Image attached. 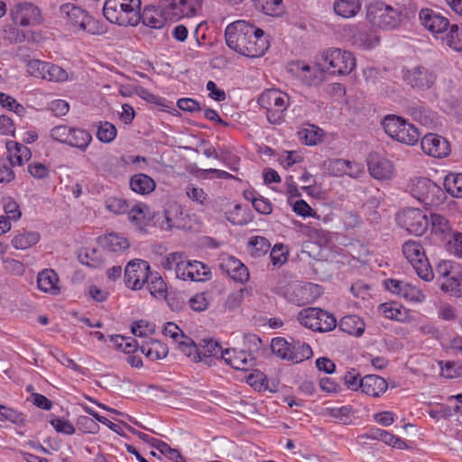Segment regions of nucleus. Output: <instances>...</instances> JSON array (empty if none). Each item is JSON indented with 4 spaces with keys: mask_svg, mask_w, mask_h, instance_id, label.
Segmentation results:
<instances>
[{
    "mask_svg": "<svg viewBox=\"0 0 462 462\" xmlns=\"http://www.w3.org/2000/svg\"><path fill=\"white\" fill-rule=\"evenodd\" d=\"M225 39L231 50L248 58L262 57L270 47L264 32L245 20L229 23L225 30Z\"/></svg>",
    "mask_w": 462,
    "mask_h": 462,
    "instance_id": "nucleus-1",
    "label": "nucleus"
},
{
    "mask_svg": "<svg viewBox=\"0 0 462 462\" xmlns=\"http://www.w3.org/2000/svg\"><path fill=\"white\" fill-rule=\"evenodd\" d=\"M165 269L175 270L176 277L182 281L202 282L209 279L210 270L203 263L188 260L181 253L168 254L162 263Z\"/></svg>",
    "mask_w": 462,
    "mask_h": 462,
    "instance_id": "nucleus-2",
    "label": "nucleus"
},
{
    "mask_svg": "<svg viewBox=\"0 0 462 462\" xmlns=\"http://www.w3.org/2000/svg\"><path fill=\"white\" fill-rule=\"evenodd\" d=\"M141 0H106L104 16L120 26H134L140 21Z\"/></svg>",
    "mask_w": 462,
    "mask_h": 462,
    "instance_id": "nucleus-3",
    "label": "nucleus"
},
{
    "mask_svg": "<svg viewBox=\"0 0 462 462\" xmlns=\"http://www.w3.org/2000/svg\"><path fill=\"white\" fill-rule=\"evenodd\" d=\"M60 12L61 16L67 19L68 24L75 32L100 35L106 32L103 23L88 15L84 9L74 4L62 5Z\"/></svg>",
    "mask_w": 462,
    "mask_h": 462,
    "instance_id": "nucleus-4",
    "label": "nucleus"
},
{
    "mask_svg": "<svg viewBox=\"0 0 462 462\" xmlns=\"http://www.w3.org/2000/svg\"><path fill=\"white\" fill-rule=\"evenodd\" d=\"M261 108L265 110L266 118L273 125H280L290 106V97L278 88H268L257 99Z\"/></svg>",
    "mask_w": 462,
    "mask_h": 462,
    "instance_id": "nucleus-5",
    "label": "nucleus"
},
{
    "mask_svg": "<svg viewBox=\"0 0 462 462\" xmlns=\"http://www.w3.org/2000/svg\"><path fill=\"white\" fill-rule=\"evenodd\" d=\"M407 189L412 198L426 207H438L446 199L441 187L425 177L411 179Z\"/></svg>",
    "mask_w": 462,
    "mask_h": 462,
    "instance_id": "nucleus-6",
    "label": "nucleus"
},
{
    "mask_svg": "<svg viewBox=\"0 0 462 462\" xmlns=\"http://www.w3.org/2000/svg\"><path fill=\"white\" fill-rule=\"evenodd\" d=\"M402 12L381 1H374L366 6V20L374 27L393 30L402 23Z\"/></svg>",
    "mask_w": 462,
    "mask_h": 462,
    "instance_id": "nucleus-7",
    "label": "nucleus"
},
{
    "mask_svg": "<svg viewBox=\"0 0 462 462\" xmlns=\"http://www.w3.org/2000/svg\"><path fill=\"white\" fill-rule=\"evenodd\" d=\"M23 63L29 76L51 82H65L72 79V73L62 67L39 59H24Z\"/></svg>",
    "mask_w": 462,
    "mask_h": 462,
    "instance_id": "nucleus-8",
    "label": "nucleus"
},
{
    "mask_svg": "<svg viewBox=\"0 0 462 462\" xmlns=\"http://www.w3.org/2000/svg\"><path fill=\"white\" fill-rule=\"evenodd\" d=\"M271 349L277 357L299 364L313 356L310 346L300 340L288 342L283 337H275L271 342Z\"/></svg>",
    "mask_w": 462,
    "mask_h": 462,
    "instance_id": "nucleus-9",
    "label": "nucleus"
},
{
    "mask_svg": "<svg viewBox=\"0 0 462 462\" xmlns=\"http://www.w3.org/2000/svg\"><path fill=\"white\" fill-rule=\"evenodd\" d=\"M383 126L390 137L405 144L413 145L420 138L418 129L401 116H386Z\"/></svg>",
    "mask_w": 462,
    "mask_h": 462,
    "instance_id": "nucleus-10",
    "label": "nucleus"
},
{
    "mask_svg": "<svg viewBox=\"0 0 462 462\" xmlns=\"http://www.w3.org/2000/svg\"><path fill=\"white\" fill-rule=\"evenodd\" d=\"M321 60L328 64L331 74L346 76L356 67L355 55L346 50L330 48L321 53Z\"/></svg>",
    "mask_w": 462,
    "mask_h": 462,
    "instance_id": "nucleus-11",
    "label": "nucleus"
},
{
    "mask_svg": "<svg viewBox=\"0 0 462 462\" xmlns=\"http://www.w3.org/2000/svg\"><path fill=\"white\" fill-rule=\"evenodd\" d=\"M402 253L420 279L430 282L434 278V273L425 251L419 242L412 240L405 242L402 245Z\"/></svg>",
    "mask_w": 462,
    "mask_h": 462,
    "instance_id": "nucleus-12",
    "label": "nucleus"
},
{
    "mask_svg": "<svg viewBox=\"0 0 462 462\" xmlns=\"http://www.w3.org/2000/svg\"><path fill=\"white\" fill-rule=\"evenodd\" d=\"M287 69L307 86H319L325 79V71L317 62L295 60L288 64Z\"/></svg>",
    "mask_w": 462,
    "mask_h": 462,
    "instance_id": "nucleus-13",
    "label": "nucleus"
},
{
    "mask_svg": "<svg viewBox=\"0 0 462 462\" xmlns=\"http://www.w3.org/2000/svg\"><path fill=\"white\" fill-rule=\"evenodd\" d=\"M298 319L305 328L319 332L330 331L337 325V320L333 315L318 308L302 310Z\"/></svg>",
    "mask_w": 462,
    "mask_h": 462,
    "instance_id": "nucleus-14",
    "label": "nucleus"
},
{
    "mask_svg": "<svg viewBox=\"0 0 462 462\" xmlns=\"http://www.w3.org/2000/svg\"><path fill=\"white\" fill-rule=\"evenodd\" d=\"M396 221L402 228L415 236L423 235L430 225L427 215L415 208L401 210L396 216Z\"/></svg>",
    "mask_w": 462,
    "mask_h": 462,
    "instance_id": "nucleus-15",
    "label": "nucleus"
},
{
    "mask_svg": "<svg viewBox=\"0 0 462 462\" xmlns=\"http://www.w3.org/2000/svg\"><path fill=\"white\" fill-rule=\"evenodd\" d=\"M10 17L14 25L34 27L42 23L43 17L40 8L30 2H19L10 9Z\"/></svg>",
    "mask_w": 462,
    "mask_h": 462,
    "instance_id": "nucleus-16",
    "label": "nucleus"
},
{
    "mask_svg": "<svg viewBox=\"0 0 462 462\" xmlns=\"http://www.w3.org/2000/svg\"><path fill=\"white\" fill-rule=\"evenodd\" d=\"M152 225L162 230H171L183 226V211L176 202H169L162 210L156 211L152 216Z\"/></svg>",
    "mask_w": 462,
    "mask_h": 462,
    "instance_id": "nucleus-17",
    "label": "nucleus"
},
{
    "mask_svg": "<svg viewBox=\"0 0 462 462\" xmlns=\"http://www.w3.org/2000/svg\"><path fill=\"white\" fill-rule=\"evenodd\" d=\"M343 33L352 45L359 49L372 50L380 43L377 32L365 28L364 25H346L343 28Z\"/></svg>",
    "mask_w": 462,
    "mask_h": 462,
    "instance_id": "nucleus-18",
    "label": "nucleus"
},
{
    "mask_svg": "<svg viewBox=\"0 0 462 462\" xmlns=\"http://www.w3.org/2000/svg\"><path fill=\"white\" fill-rule=\"evenodd\" d=\"M322 293L321 287L313 283L291 284L284 293L288 301L298 306L315 301Z\"/></svg>",
    "mask_w": 462,
    "mask_h": 462,
    "instance_id": "nucleus-19",
    "label": "nucleus"
},
{
    "mask_svg": "<svg viewBox=\"0 0 462 462\" xmlns=\"http://www.w3.org/2000/svg\"><path fill=\"white\" fill-rule=\"evenodd\" d=\"M384 287L393 294L411 303L419 304L426 300V294L423 291L409 282L387 279L384 281Z\"/></svg>",
    "mask_w": 462,
    "mask_h": 462,
    "instance_id": "nucleus-20",
    "label": "nucleus"
},
{
    "mask_svg": "<svg viewBox=\"0 0 462 462\" xmlns=\"http://www.w3.org/2000/svg\"><path fill=\"white\" fill-rule=\"evenodd\" d=\"M203 0H162L164 12L172 19L190 18L198 14Z\"/></svg>",
    "mask_w": 462,
    "mask_h": 462,
    "instance_id": "nucleus-21",
    "label": "nucleus"
},
{
    "mask_svg": "<svg viewBox=\"0 0 462 462\" xmlns=\"http://www.w3.org/2000/svg\"><path fill=\"white\" fill-rule=\"evenodd\" d=\"M150 273L148 262L141 259L132 260L125 269V284L132 290H140L148 281Z\"/></svg>",
    "mask_w": 462,
    "mask_h": 462,
    "instance_id": "nucleus-22",
    "label": "nucleus"
},
{
    "mask_svg": "<svg viewBox=\"0 0 462 462\" xmlns=\"http://www.w3.org/2000/svg\"><path fill=\"white\" fill-rule=\"evenodd\" d=\"M366 163L370 175L375 180H388L394 176L393 163L377 152L369 153Z\"/></svg>",
    "mask_w": 462,
    "mask_h": 462,
    "instance_id": "nucleus-23",
    "label": "nucleus"
},
{
    "mask_svg": "<svg viewBox=\"0 0 462 462\" xmlns=\"http://www.w3.org/2000/svg\"><path fill=\"white\" fill-rule=\"evenodd\" d=\"M423 152L434 158L447 157L450 152L449 143L441 135L427 134L420 141Z\"/></svg>",
    "mask_w": 462,
    "mask_h": 462,
    "instance_id": "nucleus-24",
    "label": "nucleus"
},
{
    "mask_svg": "<svg viewBox=\"0 0 462 462\" xmlns=\"http://www.w3.org/2000/svg\"><path fill=\"white\" fill-rule=\"evenodd\" d=\"M378 311L388 319L411 324L416 321V317L411 310L394 301L384 302L379 305Z\"/></svg>",
    "mask_w": 462,
    "mask_h": 462,
    "instance_id": "nucleus-25",
    "label": "nucleus"
},
{
    "mask_svg": "<svg viewBox=\"0 0 462 462\" xmlns=\"http://www.w3.org/2000/svg\"><path fill=\"white\" fill-rule=\"evenodd\" d=\"M402 77L405 82L417 88H429L435 80V76L421 66L403 69Z\"/></svg>",
    "mask_w": 462,
    "mask_h": 462,
    "instance_id": "nucleus-26",
    "label": "nucleus"
},
{
    "mask_svg": "<svg viewBox=\"0 0 462 462\" xmlns=\"http://www.w3.org/2000/svg\"><path fill=\"white\" fill-rule=\"evenodd\" d=\"M220 268L236 282L244 283L249 279L247 267L234 256H224L220 262Z\"/></svg>",
    "mask_w": 462,
    "mask_h": 462,
    "instance_id": "nucleus-27",
    "label": "nucleus"
},
{
    "mask_svg": "<svg viewBox=\"0 0 462 462\" xmlns=\"http://www.w3.org/2000/svg\"><path fill=\"white\" fill-rule=\"evenodd\" d=\"M420 19L423 26L434 34L444 32L449 25L445 16L430 9H422Z\"/></svg>",
    "mask_w": 462,
    "mask_h": 462,
    "instance_id": "nucleus-28",
    "label": "nucleus"
},
{
    "mask_svg": "<svg viewBox=\"0 0 462 462\" xmlns=\"http://www.w3.org/2000/svg\"><path fill=\"white\" fill-rule=\"evenodd\" d=\"M97 244L104 250L116 254L123 253L130 246L128 239L124 235L114 232L98 236Z\"/></svg>",
    "mask_w": 462,
    "mask_h": 462,
    "instance_id": "nucleus-29",
    "label": "nucleus"
},
{
    "mask_svg": "<svg viewBox=\"0 0 462 462\" xmlns=\"http://www.w3.org/2000/svg\"><path fill=\"white\" fill-rule=\"evenodd\" d=\"M223 360L234 369L241 371H246L254 365L251 355L244 350L226 348Z\"/></svg>",
    "mask_w": 462,
    "mask_h": 462,
    "instance_id": "nucleus-30",
    "label": "nucleus"
},
{
    "mask_svg": "<svg viewBox=\"0 0 462 462\" xmlns=\"http://www.w3.org/2000/svg\"><path fill=\"white\" fill-rule=\"evenodd\" d=\"M60 279L52 269H45L39 273L37 285L40 291L51 295H58L60 292Z\"/></svg>",
    "mask_w": 462,
    "mask_h": 462,
    "instance_id": "nucleus-31",
    "label": "nucleus"
},
{
    "mask_svg": "<svg viewBox=\"0 0 462 462\" xmlns=\"http://www.w3.org/2000/svg\"><path fill=\"white\" fill-rule=\"evenodd\" d=\"M388 388L386 381L376 374H367L362 377L361 392L368 396L379 397Z\"/></svg>",
    "mask_w": 462,
    "mask_h": 462,
    "instance_id": "nucleus-32",
    "label": "nucleus"
},
{
    "mask_svg": "<svg viewBox=\"0 0 462 462\" xmlns=\"http://www.w3.org/2000/svg\"><path fill=\"white\" fill-rule=\"evenodd\" d=\"M92 140L93 137L88 130L81 127L70 126L67 145L76 148L80 152H86L92 143Z\"/></svg>",
    "mask_w": 462,
    "mask_h": 462,
    "instance_id": "nucleus-33",
    "label": "nucleus"
},
{
    "mask_svg": "<svg viewBox=\"0 0 462 462\" xmlns=\"http://www.w3.org/2000/svg\"><path fill=\"white\" fill-rule=\"evenodd\" d=\"M149 213V208L144 203H136L129 206V210L127 211L129 220L141 229L152 225V217H148Z\"/></svg>",
    "mask_w": 462,
    "mask_h": 462,
    "instance_id": "nucleus-34",
    "label": "nucleus"
},
{
    "mask_svg": "<svg viewBox=\"0 0 462 462\" xmlns=\"http://www.w3.org/2000/svg\"><path fill=\"white\" fill-rule=\"evenodd\" d=\"M339 328L348 335L358 337L364 334L365 324L357 315H346L340 319Z\"/></svg>",
    "mask_w": 462,
    "mask_h": 462,
    "instance_id": "nucleus-35",
    "label": "nucleus"
},
{
    "mask_svg": "<svg viewBox=\"0 0 462 462\" xmlns=\"http://www.w3.org/2000/svg\"><path fill=\"white\" fill-rule=\"evenodd\" d=\"M130 187L137 194L148 195L155 189L156 183L150 176L144 173H138L131 178Z\"/></svg>",
    "mask_w": 462,
    "mask_h": 462,
    "instance_id": "nucleus-36",
    "label": "nucleus"
},
{
    "mask_svg": "<svg viewBox=\"0 0 462 462\" xmlns=\"http://www.w3.org/2000/svg\"><path fill=\"white\" fill-rule=\"evenodd\" d=\"M140 350L151 361L162 359L168 355V346L159 340H150L141 346Z\"/></svg>",
    "mask_w": 462,
    "mask_h": 462,
    "instance_id": "nucleus-37",
    "label": "nucleus"
},
{
    "mask_svg": "<svg viewBox=\"0 0 462 462\" xmlns=\"http://www.w3.org/2000/svg\"><path fill=\"white\" fill-rule=\"evenodd\" d=\"M361 0H335L333 7L335 13L346 19L355 17L361 10Z\"/></svg>",
    "mask_w": 462,
    "mask_h": 462,
    "instance_id": "nucleus-38",
    "label": "nucleus"
},
{
    "mask_svg": "<svg viewBox=\"0 0 462 462\" xmlns=\"http://www.w3.org/2000/svg\"><path fill=\"white\" fill-rule=\"evenodd\" d=\"M6 149L9 152L10 161L13 164L22 165L27 162L31 156V150L25 145L17 142L9 141L6 143Z\"/></svg>",
    "mask_w": 462,
    "mask_h": 462,
    "instance_id": "nucleus-39",
    "label": "nucleus"
},
{
    "mask_svg": "<svg viewBox=\"0 0 462 462\" xmlns=\"http://www.w3.org/2000/svg\"><path fill=\"white\" fill-rule=\"evenodd\" d=\"M40 241V234L35 231H23L17 234L12 239V245L17 250H25L36 245Z\"/></svg>",
    "mask_w": 462,
    "mask_h": 462,
    "instance_id": "nucleus-40",
    "label": "nucleus"
},
{
    "mask_svg": "<svg viewBox=\"0 0 462 462\" xmlns=\"http://www.w3.org/2000/svg\"><path fill=\"white\" fill-rule=\"evenodd\" d=\"M440 289L456 297L462 296V272L460 269L453 273L446 281H441Z\"/></svg>",
    "mask_w": 462,
    "mask_h": 462,
    "instance_id": "nucleus-41",
    "label": "nucleus"
},
{
    "mask_svg": "<svg viewBox=\"0 0 462 462\" xmlns=\"http://www.w3.org/2000/svg\"><path fill=\"white\" fill-rule=\"evenodd\" d=\"M200 356L203 357H215L223 359L226 354V349H223L218 341L213 338H204L200 344Z\"/></svg>",
    "mask_w": 462,
    "mask_h": 462,
    "instance_id": "nucleus-42",
    "label": "nucleus"
},
{
    "mask_svg": "<svg viewBox=\"0 0 462 462\" xmlns=\"http://www.w3.org/2000/svg\"><path fill=\"white\" fill-rule=\"evenodd\" d=\"M298 135L301 143L306 145L313 146L322 140L323 131L313 125H310L301 128L298 132Z\"/></svg>",
    "mask_w": 462,
    "mask_h": 462,
    "instance_id": "nucleus-43",
    "label": "nucleus"
},
{
    "mask_svg": "<svg viewBox=\"0 0 462 462\" xmlns=\"http://www.w3.org/2000/svg\"><path fill=\"white\" fill-rule=\"evenodd\" d=\"M429 221L431 226V233L440 239H446L451 230L448 221L439 214H430Z\"/></svg>",
    "mask_w": 462,
    "mask_h": 462,
    "instance_id": "nucleus-44",
    "label": "nucleus"
},
{
    "mask_svg": "<svg viewBox=\"0 0 462 462\" xmlns=\"http://www.w3.org/2000/svg\"><path fill=\"white\" fill-rule=\"evenodd\" d=\"M245 198L250 200L254 208L263 215H269L273 211V206L269 199L263 198L260 194H257L254 190H248L245 192Z\"/></svg>",
    "mask_w": 462,
    "mask_h": 462,
    "instance_id": "nucleus-45",
    "label": "nucleus"
},
{
    "mask_svg": "<svg viewBox=\"0 0 462 462\" xmlns=\"http://www.w3.org/2000/svg\"><path fill=\"white\" fill-rule=\"evenodd\" d=\"M111 347L125 354H134L137 349V343L133 337L121 335L111 336L109 338Z\"/></svg>",
    "mask_w": 462,
    "mask_h": 462,
    "instance_id": "nucleus-46",
    "label": "nucleus"
},
{
    "mask_svg": "<svg viewBox=\"0 0 462 462\" xmlns=\"http://www.w3.org/2000/svg\"><path fill=\"white\" fill-rule=\"evenodd\" d=\"M256 7L269 16H281L285 10L282 0H256Z\"/></svg>",
    "mask_w": 462,
    "mask_h": 462,
    "instance_id": "nucleus-47",
    "label": "nucleus"
},
{
    "mask_svg": "<svg viewBox=\"0 0 462 462\" xmlns=\"http://www.w3.org/2000/svg\"><path fill=\"white\" fill-rule=\"evenodd\" d=\"M79 262L91 268H98L102 265L103 260L100 253L92 247H86L79 254Z\"/></svg>",
    "mask_w": 462,
    "mask_h": 462,
    "instance_id": "nucleus-48",
    "label": "nucleus"
},
{
    "mask_svg": "<svg viewBox=\"0 0 462 462\" xmlns=\"http://www.w3.org/2000/svg\"><path fill=\"white\" fill-rule=\"evenodd\" d=\"M147 289L154 298H164L167 288L164 281L158 273H150L148 281L145 282Z\"/></svg>",
    "mask_w": 462,
    "mask_h": 462,
    "instance_id": "nucleus-49",
    "label": "nucleus"
},
{
    "mask_svg": "<svg viewBox=\"0 0 462 462\" xmlns=\"http://www.w3.org/2000/svg\"><path fill=\"white\" fill-rule=\"evenodd\" d=\"M176 345L180 351L191 360L201 361L200 348L188 336L185 335Z\"/></svg>",
    "mask_w": 462,
    "mask_h": 462,
    "instance_id": "nucleus-50",
    "label": "nucleus"
},
{
    "mask_svg": "<svg viewBox=\"0 0 462 462\" xmlns=\"http://www.w3.org/2000/svg\"><path fill=\"white\" fill-rule=\"evenodd\" d=\"M448 193L455 198H462V173H449L444 180Z\"/></svg>",
    "mask_w": 462,
    "mask_h": 462,
    "instance_id": "nucleus-51",
    "label": "nucleus"
},
{
    "mask_svg": "<svg viewBox=\"0 0 462 462\" xmlns=\"http://www.w3.org/2000/svg\"><path fill=\"white\" fill-rule=\"evenodd\" d=\"M117 135L116 126L107 121L100 122L97 129V138L103 143H112Z\"/></svg>",
    "mask_w": 462,
    "mask_h": 462,
    "instance_id": "nucleus-52",
    "label": "nucleus"
},
{
    "mask_svg": "<svg viewBox=\"0 0 462 462\" xmlns=\"http://www.w3.org/2000/svg\"><path fill=\"white\" fill-rule=\"evenodd\" d=\"M140 19L145 26L153 29H160L164 24L161 14L154 8H145Z\"/></svg>",
    "mask_w": 462,
    "mask_h": 462,
    "instance_id": "nucleus-53",
    "label": "nucleus"
},
{
    "mask_svg": "<svg viewBox=\"0 0 462 462\" xmlns=\"http://www.w3.org/2000/svg\"><path fill=\"white\" fill-rule=\"evenodd\" d=\"M304 159L300 151H282L278 153L277 161L283 168L288 169L300 163Z\"/></svg>",
    "mask_w": 462,
    "mask_h": 462,
    "instance_id": "nucleus-54",
    "label": "nucleus"
},
{
    "mask_svg": "<svg viewBox=\"0 0 462 462\" xmlns=\"http://www.w3.org/2000/svg\"><path fill=\"white\" fill-rule=\"evenodd\" d=\"M0 106L6 110L14 112L19 116H23L26 113V109L22 104H20L12 96L4 92H0Z\"/></svg>",
    "mask_w": 462,
    "mask_h": 462,
    "instance_id": "nucleus-55",
    "label": "nucleus"
},
{
    "mask_svg": "<svg viewBox=\"0 0 462 462\" xmlns=\"http://www.w3.org/2000/svg\"><path fill=\"white\" fill-rule=\"evenodd\" d=\"M0 421L20 425L23 423L24 417L23 414L17 410L0 404Z\"/></svg>",
    "mask_w": 462,
    "mask_h": 462,
    "instance_id": "nucleus-56",
    "label": "nucleus"
},
{
    "mask_svg": "<svg viewBox=\"0 0 462 462\" xmlns=\"http://www.w3.org/2000/svg\"><path fill=\"white\" fill-rule=\"evenodd\" d=\"M347 160L329 159L324 162L326 172L331 176L341 177L346 175Z\"/></svg>",
    "mask_w": 462,
    "mask_h": 462,
    "instance_id": "nucleus-57",
    "label": "nucleus"
},
{
    "mask_svg": "<svg viewBox=\"0 0 462 462\" xmlns=\"http://www.w3.org/2000/svg\"><path fill=\"white\" fill-rule=\"evenodd\" d=\"M49 422L58 433L72 435L75 433L74 425L67 419L51 415Z\"/></svg>",
    "mask_w": 462,
    "mask_h": 462,
    "instance_id": "nucleus-58",
    "label": "nucleus"
},
{
    "mask_svg": "<svg viewBox=\"0 0 462 462\" xmlns=\"http://www.w3.org/2000/svg\"><path fill=\"white\" fill-rule=\"evenodd\" d=\"M328 414L342 424H349L354 412L352 406L344 405L340 407L328 408Z\"/></svg>",
    "mask_w": 462,
    "mask_h": 462,
    "instance_id": "nucleus-59",
    "label": "nucleus"
},
{
    "mask_svg": "<svg viewBox=\"0 0 462 462\" xmlns=\"http://www.w3.org/2000/svg\"><path fill=\"white\" fill-rule=\"evenodd\" d=\"M105 204L108 211L116 215L127 213L130 206L126 199L118 197H109Z\"/></svg>",
    "mask_w": 462,
    "mask_h": 462,
    "instance_id": "nucleus-60",
    "label": "nucleus"
},
{
    "mask_svg": "<svg viewBox=\"0 0 462 462\" xmlns=\"http://www.w3.org/2000/svg\"><path fill=\"white\" fill-rule=\"evenodd\" d=\"M447 43L457 51H462V25H452L446 38Z\"/></svg>",
    "mask_w": 462,
    "mask_h": 462,
    "instance_id": "nucleus-61",
    "label": "nucleus"
},
{
    "mask_svg": "<svg viewBox=\"0 0 462 462\" xmlns=\"http://www.w3.org/2000/svg\"><path fill=\"white\" fill-rule=\"evenodd\" d=\"M291 208H292V211L296 215H298L303 218H307V217H313V218H317V219L319 218L317 212L304 199L296 200L291 205Z\"/></svg>",
    "mask_w": 462,
    "mask_h": 462,
    "instance_id": "nucleus-62",
    "label": "nucleus"
},
{
    "mask_svg": "<svg viewBox=\"0 0 462 462\" xmlns=\"http://www.w3.org/2000/svg\"><path fill=\"white\" fill-rule=\"evenodd\" d=\"M252 254L255 256H260L268 252L271 245L269 241L263 236H253L248 242Z\"/></svg>",
    "mask_w": 462,
    "mask_h": 462,
    "instance_id": "nucleus-63",
    "label": "nucleus"
},
{
    "mask_svg": "<svg viewBox=\"0 0 462 462\" xmlns=\"http://www.w3.org/2000/svg\"><path fill=\"white\" fill-rule=\"evenodd\" d=\"M458 269L459 265L455 262L450 260H442L438 263L436 273L441 281H446V279L451 276L453 273Z\"/></svg>",
    "mask_w": 462,
    "mask_h": 462,
    "instance_id": "nucleus-64",
    "label": "nucleus"
}]
</instances>
